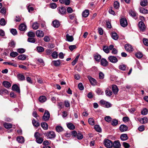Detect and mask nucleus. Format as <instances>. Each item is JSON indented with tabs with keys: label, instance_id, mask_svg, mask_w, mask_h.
I'll use <instances>...</instances> for the list:
<instances>
[{
	"label": "nucleus",
	"instance_id": "f704fd0d",
	"mask_svg": "<svg viewBox=\"0 0 148 148\" xmlns=\"http://www.w3.org/2000/svg\"><path fill=\"white\" fill-rule=\"evenodd\" d=\"M39 27V24L37 22L34 23L32 26V28L34 30L38 29Z\"/></svg>",
	"mask_w": 148,
	"mask_h": 148
},
{
	"label": "nucleus",
	"instance_id": "39448f33",
	"mask_svg": "<svg viewBox=\"0 0 148 148\" xmlns=\"http://www.w3.org/2000/svg\"><path fill=\"white\" fill-rule=\"evenodd\" d=\"M121 25L123 27H126L127 25V21L125 18H122L120 20Z\"/></svg>",
	"mask_w": 148,
	"mask_h": 148
},
{
	"label": "nucleus",
	"instance_id": "9d476101",
	"mask_svg": "<svg viewBox=\"0 0 148 148\" xmlns=\"http://www.w3.org/2000/svg\"><path fill=\"white\" fill-rule=\"evenodd\" d=\"M138 26L140 30L143 32L145 29V25L143 22L142 21H140L138 23Z\"/></svg>",
	"mask_w": 148,
	"mask_h": 148
},
{
	"label": "nucleus",
	"instance_id": "69168bd1",
	"mask_svg": "<svg viewBox=\"0 0 148 148\" xmlns=\"http://www.w3.org/2000/svg\"><path fill=\"white\" fill-rule=\"evenodd\" d=\"M114 8L116 9H117L119 7V3L117 1L115 2L114 3Z\"/></svg>",
	"mask_w": 148,
	"mask_h": 148
},
{
	"label": "nucleus",
	"instance_id": "a19ab883",
	"mask_svg": "<svg viewBox=\"0 0 148 148\" xmlns=\"http://www.w3.org/2000/svg\"><path fill=\"white\" fill-rule=\"evenodd\" d=\"M147 0H143L140 3V5L142 6H145L147 5Z\"/></svg>",
	"mask_w": 148,
	"mask_h": 148
},
{
	"label": "nucleus",
	"instance_id": "1a4fd4ad",
	"mask_svg": "<svg viewBox=\"0 0 148 148\" xmlns=\"http://www.w3.org/2000/svg\"><path fill=\"white\" fill-rule=\"evenodd\" d=\"M87 77L92 85H95L96 84L97 81L95 79L90 76H88Z\"/></svg>",
	"mask_w": 148,
	"mask_h": 148
},
{
	"label": "nucleus",
	"instance_id": "2f4dec72",
	"mask_svg": "<svg viewBox=\"0 0 148 148\" xmlns=\"http://www.w3.org/2000/svg\"><path fill=\"white\" fill-rule=\"evenodd\" d=\"M17 76L18 79L20 80L23 81L25 79V76L22 74H18Z\"/></svg>",
	"mask_w": 148,
	"mask_h": 148
},
{
	"label": "nucleus",
	"instance_id": "e2e57ef3",
	"mask_svg": "<svg viewBox=\"0 0 148 148\" xmlns=\"http://www.w3.org/2000/svg\"><path fill=\"white\" fill-rule=\"evenodd\" d=\"M27 41L28 42L32 43H34L36 41L35 39L31 38H29L27 39Z\"/></svg>",
	"mask_w": 148,
	"mask_h": 148
},
{
	"label": "nucleus",
	"instance_id": "58836bf2",
	"mask_svg": "<svg viewBox=\"0 0 148 148\" xmlns=\"http://www.w3.org/2000/svg\"><path fill=\"white\" fill-rule=\"evenodd\" d=\"M103 50L106 53H108L109 52V48L108 46H103Z\"/></svg>",
	"mask_w": 148,
	"mask_h": 148
},
{
	"label": "nucleus",
	"instance_id": "4c0bfd02",
	"mask_svg": "<svg viewBox=\"0 0 148 148\" xmlns=\"http://www.w3.org/2000/svg\"><path fill=\"white\" fill-rule=\"evenodd\" d=\"M56 130L58 132H60L62 131L63 129L62 127L60 126H58L56 127Z\"/></svg>",
	"mask_w": 148,
	"mask_h": 148
},
{
	"label": "nucleus",
	"instance_id": "49530a36",
	"mask_svg": "<svg viewBox=\"0 0 148 148\" xmlns=\"http://www.w3.org/2000/svg\"><path fill=\"white\" fill-rule=\"evenodd\" d=\"M27 35L29 37L33 38L35 36V34L34 33L30 31L28 32Z\"/></svg>",
	"mask_w": 148,
	"mask_h": 148
},
{
	"label": "nucleus",
	"instance_id": "ea45409f",
	"mask_svg": "<svg viewBox=\"0 0 148 148\" xmlns=\"http://www.w3.org/2000/svg\"><path fill=\"white\" fill-rule=\"evenodd\" d=\"M51 56L54 59L57 58L58 56V53L56 51L53 52L52 53Z\"/></svg>",
	"mask_w": 148,
	"mask_h": 148
},
{
	"label": "nucleus",
	"instance_id": "412c9836",
	"mask_svg": "<svg viewBox=\"0 0 148 148\" xmlns=\"http://www.w3.org/2000/svg\"><path fill=\"white\" fill-rule=\"evenodd\" d=\"M41 126L45 130H47L48 129V125L45 122H42L41 123Z\"/></svg>",
	"mask_w": 148,
	"mask_h": 148
},
{
	"label": "nucleus",
	"instance_id": "72a5a7b5",
	"mask_svg": "<svg viewBox=\"0 0 148 148\" xmlns=\"http://www.w3.org/2000/svg\"><path fill=\"white\" fill-rule=\"evenodd\" d=\"M4 126L6 129H10L12 127V125L11 123H5L4 124Z\"/></svg>",
	"mask_w": 148,
	"mask_h": 148
},
{
	"label": "nucleus",
	"instance_id": "c756f323",
	"mask_svg": "<svg viewBox=\"0 0 148 148\" xmlns=\"http://www.w3.org/2000/svg\"><path fill=\"white\" fill-rule=\"evenodd\" d=\"M17 58L18 59L21 60H25L26 58V56L24 54H21L20 55H19L17 57Z\"/></svg>",
	"mask_w": 148,
	"mask_h": 148
},
{
	"label": "nucleus",
	"instance_id": "4d7b16f0",
	"mask_svg": "<svg viewBox=\"0 0 148 148\" xmlns=\"http://www.w3.org/2000/svg\"><path fill=\"white\" fill-rule=\"evenodd\" d=\"M104 119L106 121L108 122H110L112 120L111 118L109 116H106L104 118Z\"/></svg>",
	"mask_w": 148,
	"mask_h": 148
},
{
	"label": "nucleus",
	"instance_id": "a211bd4d",
	"mask_svg": "<svg viewBox=\"0 0 148 148\" xmlns=\"http://www.w3.org/2000/svg\"><path fill=\"white\" fill-rule=\"evenodd\" d=\"M89 14V11L88 10H85L82 13V16L85 18L87 17Z\"/></svg>",
	"mask_w": 148,
	"mask_h": 148
},
{
	"label": "nucleus",
	"instance_id": "f8f14e48",
	"mask_svg": "<svg viewBox=\"0 0 148 148\" xmlns=\"http://www.w3.org/2000/svg\"><path fill=\"white\" fill-rule=\"evenodd\" d=\"M128 127L124 125H121L119 127V130L122 132L126 131Z\"/></svg>",
	"mask_w": 148,
	"mask_h": 148
},
{
	"label": "nucleus",
	"instance_id": "e433bc0d",
	"mask_svg": "<svg viewBox=\"0 0 148 148\" xmlns=\"http://www.w3.org/2000/svg\"><path fill=\"white\" fill-rule=\"evenodd\" d=\"M27 8L29 12L30 13L31 12L33 11L34 10V8L31 6V5L30 4H28L27 5Z\"/></svg>",
	"mask_w": 148,
	"mask_h": 148
},
{
	"label": "nucleus",
	"instance_id": "9b49d317",
	"mask_svg": "<svg viewBox=\"0 0 148 148\" xmlns=\"http://www.w3.org/2000/svg\"><path fill=\"white\" fill-rule=\"evenodd\" d=\"M121 146V144L119 140L115 141L113 143L112 147L114 148H119Z\"/></svg>",
	"mask_w": 148,
	"mask_h": 148
},
{
	"label": "nucleus",
	"instance_id": "423d86ee",
	"mask_svg": "<svg viewBox=\"0 0 148 148\" xmlns=\"http://www.w3.org/2000/svg\"><path fill=\"white\" fill-rule=\"evenodd\" d=\"M108 59L110 62L112 63H116L118 61L117 58L114 56H109L108 57Z\"/></svg>",
	"mask_w": 148,
	"mask_h": 148
},
{
	"label": "nucleus",
	"instance_id": "a878e982",
	"mask_svg": "<svg viewBox=\"0 0 148 148\" xmlns=\"http://www.w3.org/2000/svg\"><path fill=\"white\" fill-rule=\"evenodd\" d=\"M3 84L4 87L6 88H9L11 86L10 83L7 81H4L3 82Z\"/></svg>",
	"mask_w": 148,
	"mask_h": 148
},
{
	"label": "nucleus",
	"instance_id": "09e8293b",
	"mask_svg": "<svg viewBox=\"0 0 148 148\" xmlns=\"http://www.w3.org/2000/svg\"><path fill=\"white\" fill-rule=\"evenodd\" d=\"M105 93L106 95L108 96H111L112 94V91L110 90L109 89H107L105 91Z\"/></svg>",
	"mask_w": 148,
	"mask_h": 148
},
{
	"label": "nucleus",
	"instance_id": "cd10ccee",
	"mask_svg": "<svg viewBox=\"0 0 148 148\" xmlns=\"http://www.w3.org/2000/svg\"><path fill=\"white\" fill-rule=\"evenodd\" d=\"M139 11L140 12L143 14H147L148 12V10L143 8H139Z\"/></svg>",
	"mask_w": 148,
	"mask_h": 148
},
{
	"label": "nucleus",
	"instance_id": "aec40b11",
	"mask_svg": "<svg viewBox=\"0 0 148 148\" xmlns=\"http://www.w3.org/2000/svg\"><path fill=\"white\" fill-rule=\"evenodd\" d=\"M53 26L55 27H58L60 25L59 21L56 20L53 22Z\"/></svg>",
	"mask_w": 148,
	"mask_h": 148
},
{
	"label": "nucleus",
	"instance_id": "20e7f679",
	"mask_svg": "<svg viewBox=\"0 0 148 148\" xmlns=\"http://www.w3.org/2000/svg\"><path fill=\"white\" fill-rule=\"evenodd\" d=\"M50 113L47 110H45L42 116L43 119L45 121H48L50 118Z\"/></svg>",
	"mask_w": 148,
	"mask_h": 148
},
{
	"label": "nucleus",
	"instance_id": "0eeeda50",
	"mask_svg": "<svg viewBox=\"0 0 148 148\" xmlns=\"http://www.w3.org/2000/svg\"><path fill=\"white\" fill-rule=\"evenodd\" d=\"M59 13L63 15L66 13V9L63 7H59L57 8Z\"/></svg>",
	"mask_w": 148,
	"mask_h": 148
},
{
	"label": "nucleus",
	"instance_id": "864d4df0",
	"mask_svg": "<svg viewBox=\"0 0 148 148\" xmlns=\"http://www.w3.org/2000/svg\"><path fill=\"white\" fill-rule=\"evenodd\" d=\"M88 121L89 123L91 125H93L94 124V120L92 118H90L88 119Z\"/></svg>",
	"mask_w": 148,
	"mask_h": 148
},
{
	"label": "nucleus",
	"instance_id": "8fccbe9b",
	"mask_svg": "<svg viewBox=\"0 0 148 148\" xmlns=\"http://www.w3.org/2000/svg\"><path fill=\"white\" fill-rule=\"evenodd\" d=\"M37 49L38 52H42L44 51V49L42 47L40 46L37 47Z\"/></svg>",
	"mask_w": 148,
	"mask_h": 148
},
{
	"label": "nucleus",
	"instance_id": "a18cd8bd",
	"mask_svg": "<svg viewBox=\"0 0 148 148\" xmlns=\"http://www.w3.org/2000/svg\"><path fill=\"white\" fill-rule=\"evenodd\" d=\"M135 56L137 58H140L143 57V55L141 52H139L135 54Z\"/></svg>",
	"mask_w": 148,
	"mask_h": 148
},
{
	"label": "nucleus",
	"instance_id": "6e6552de",
	"mask_svg": "<svg viewBox=\"0 0 148 148\" xmlns=\"http://www.w3.org/2000/svg\"><path fill=\"white\" fill-rule=\"evenodd\" d=\"M108 62L107 60L104 58H102L101 60V65L103 66H106L108 65Z\"/></svg>",
	"mask_w": 148,
	"mask_h": 148
},
{
	"label": "nucleus",
	"instance_id": "bf43d9fd",
	"mask_svg": "<svg viewBox=\"0 0 148 148\" xmlns=\"http://www.w3.org/2000/svg\"><path fill=\"white\" fill-rule=\"evenodd\" d=\"M129 14L130 15L133 17H135L136 15V14L135 12L132 11H130Z\"/></svg>",
	"mask_w": 148,
	"mask_h": 148
},
{
	"label": "nucleus",
	"instance_id": "c9c22d12",
	"mask_svg": "<svg viewBox=\"0 0 148 148\" xmlns=\"http://www.w3.org/2000/svg\"><path fill=\"white\" fill-rule=\"evenodd\" d=\"M67 126L71 130H74L75 127V126L71 123H69L67 124Z\"/></svg>",
	"mask_w": 148,
	"mask_h": 148
},
{
	"label": "nucleus",
	"instance_id": "79ce46f5",
	"mask_svg": "<svg viewBox=\"0 0 148 148\" xmlns=\"http://www.w3.org/2000/svg\"><path fill=\"white\" fill-rule=\"evenodd\" d=\"M79 55L77 56L74 60L72 62V64L73 66L75 65L78 61V60L79 57Z\"/></svg>",
	"mask_w": 148,
	"mask_h": 148
},
{
	"label": "nucleus",
	"instance_id": "5701e85b",
	"mask_svg": "<svg viewBox=\"0 0 148 148\" xmlns=\"http://www.w3.org/2000/svg\"><path fill=\"white\" fill-rule=\"evenodd\" d=\"M120 138L123 141L126 140L128 139L127 135L126 134H121V136Z\"/></svg>",
	"mask_w": 148,
	"mask_h": 148
},
{
	"label": "nucleus",
	"instance_id": "680f3d73",
	"mask_svg": "<svg viewBox=\"0 0 148 148\" xmlns=\"http://www.w3.org/2000/svg\"><path fill=\"white\" fill-rule=\"evenodd\" d=\"M15 45V43L13 41H12L9 42V46L12 48H14V47Z\"/></svg>",
	"mask_w": 148,
	"mask_h": 148
},
{
	"label": "nucleus",
	"instance_id": "f3484780",
	"mask_svg": "<svg viewBox=\"0 0 148 148\" xmlns=\"http://www.w3.org/2000/svg\"><path fill=\"white\" fill-rule=\"evenodd\" d=\"M36 35L38 37H42L44 36L43 32L40 30H38L36 32Z\"/></svg>",
	"mask_w": 148,
	"mask_h": 148
},
{
	"label": "nucleus",
	"instance_id": "c85d7f7f",
	"mask_svg": "<svg viewBox=\"0 0 148 148\" xmlns=\"http://www.w3.org/2000/svg\"><path fill=\"white\" fill-rule=\"evenodd\" d=\"M118 121L115 119H114L112 121L111 125L113 126H116L117 125H118Z\"/></svg>",
	"mask_w": 148,
	"mask_h": 148
},
{
	"label": "nucleus",
	"instance_id": "7c9ffc66",
	"mask_svg": "<svg viewBox=\"0 0 148 148\" xmlns=\"http://www.w3.org/2000/svg\"><path fill=\"white\" fill-rule=\"evenodd\" d=\"M32 123L33 125L35 127H38L40 125L39 123L37 122L34 119L32 120Z\"/></svg>",
	"mask_w": 148,
	"mask_h": 148
},
{
	"label": "nucleus",
	"instance_id": "393cba45",
	"mask_svg": "<svg viewBox=\"0 0 148 148\" xmlns=\"http://www.w3.org/2000/svg\"><path fill=\"white\" fill-rule=\"evenodd\" d=\"M147 119L146 117H144L139 119V121L142 124H145L147 122Z\"/></svg>",
	"mask_w": 148,
	"mask_h": 148
},
{
	"label": "nucleus",
	"instance_id": "f257e3e1",
	"mask_svg": "<svg viewBox=\"0 0 148 148\" xmlns=\"http://www.w3.org/2000/svg\"><path fill=\"white\" fill-rule=\"evenodd\" d=\"M41 134L38 132H36L34 135V136L36 139V142L38 144H41L43 142V138L41 137Z\"/></svg>",
	"mask_w": 148,
	"mask_h": 148
},
{
	"label": "nucleus",
	"instance_id": "37998d69",
	"mask_svg": "<svg viewBox=\"0 0 148 148\" xmlns=\"http://www.w3.org/2000/svg\"><path fill=\"white\" fill-rule=\"evenodd\" d=\"M101 58V56L99 54H97L94 56L95 59L97 61H99Z\"/></svg>",
	"mask_w": 148,
	"mask_h": 148
},
{
	"label": "nucleus",
	"instance_id": "5fc2aeb1",
	"mask_svg": "<svg viewBox=\"0 0 148 148\" xmlns=\"http://www.w3.org/2000/svg\"><path fill=\"white\" fill-rule=\"evenodd\" d=\"M126 68V66L124 64L121 65L119 66V69L123 71H125Z\"/></svg>",
	"mask_w": 148,
	"mask_h": 148
},
{
	"label": "nucleus",
	"instance_id": "774afa93",
	"mask_svg": "<svg viewBox=\"0 0 148 148\" xmlns=\"http://www.w3.org/2000/svg\"><path fill=\"white\" fill-rule=\"evenodd\" d=\"M143 42L144 45L147 46H148V39L144 38L143 40Z\"/></svg>",
	"mask_w": 148,
	"mask_h": 148
},
{
	"label": "nucleus",
	"instance_id": "603ef678",
	"mask_svg": "<svg viewBox=\"0 0 148 148\" xmlns=\"http://www.w3.org/2000/svg\"><path fill=\"white\" fill-rule=\"evenodd\" d=\"M6 24V22L4 19L1 18L0 20V24L2 26L5 25Z\"/></svg>",
	"mask_w": 148,
	"mask_h": 148
},
{
	"label": "nucleus",
	"instance_id": "3c124183",
	"mask_svg": "<svg viewBox=\"0 0 148 148\" xmlns=\"http://www.w3.org/2000/svg\"><path fill=\"white\" fill-rule=\"evenodd\" d=\"M94 128L95 130L98 132H100L101 131V129L99 125H95L94 126Z\"/></svg>",
	"mask_w": 148,
	"mask_h": 148
},
{
	"label": "nucleus",
	"instance_id": "2eb2a0df",
	"mask_svg": "<svg viewBox=\"0 0 148 148\" xmlns=\"http://www.w3.org/2000/svg\"><path fill=\"white\" fill-rule=\"evenodd\" d=\"M126 50L129 52H131L133 50V49L131 45L129 44H126L125 47Z\"/></svg>",
	"mask_w": 148,
	"mask_h": 148
},
{
	"label": "nucleus",
	"instance_id": "13d9d810",
	"mask_svg": "<svg viewBox=\"0 0 148 148\" xmlns=\"http://www.w3.org/2000/svg\"><path fill=\"white\" fill-rule=\"evenodd\" d=\"M17 52L20 53H22L25 52V49L23 48L18 49L17 50Z\"/></svg>",
	"mask_w": 148,
	"mask_h": 148
},
{
	"label": "nucleus",
	"instance_id": "f03ea898",
	"mask_svg": "<svg viewBox=\"0 0 148 148\" xmlns=\"http://www.w3.org/2000/svg\"><path fill=\"white\" fill-rule=\"evenodd\" d=\"M104 145L107 148H111L113 146V143L109 139H106L104 141Z\"/></svg>",
	"mask_w": 148,
	"mask_h": 148
},
{
	"label": "nucleus",
	"instance_id": "0e129e2a",
	"mask_svg": "<svg viewBox=\"0 0 148 148\" xmlns=\"http://www.w3.org/2000/svg\"><path fill=\"white\" fill-rule=\"evenodd\" d=\"M10 32L11 33L14 35H16L17 34V32L16 30L15 29H12L11 30Z\"/></svg>",
	"mask_w": 148,
	"mask_h": 148
},
{
	"label": "nucleus",
	"instance_id": "b1692460",
	"mask_svg": "<svg viewBox=\"0 0 148 148\" xmlns=\"http://www.w3.org/2000/svg\"><path fill=\"white\" fill-rule=\"evenodd\" d=\"M66 38L68 41L69 42H72L74 40V38L72 36H70L68 34L66 35Z\"/></svg>",
	"mask_w": 148,
	"mask_h": 148
},
{
	"label": "nucleus",
	"instance_id": "6e6d98bb",
	"mask_svg": "<svg viewBox=\"0 0 148 148\" xmlns=\"http://www.w3.org/2000/svg\"><path fill=\"white\" fill-rule=\"evenodd\" d=\"M148 110L147 109L144 108L141 111V113L143 115H146L147 114Z\"/></svg>",
	"mask_w": 148,
	"mask_h": 148
},
{
	"label": "nucleus",
	"instance_id": "4468645a",
	"mask_svg": "<svg viewBox=\"0 0 148 148\" xmlns=\"http://www.w3.org/2000/svg\"><path fill=\"white\" fill-rule=\"evenodd\" d=\"M112 90L113 93L114 94L116 95L117 94L119 91V89L116 85H113L112 86Z\"/></svg>",
	"mask_w": 148,
	"mask_h": 148
},
{
	"label": "nucleus",
	"instance_id": "052dcab7",
	"mask_svg": "<svg viewBox=\"0 0 148 148\" xmlns=\"http://www.w3.org/2000/svg\"><path fill=\"white\" fill-rule=\"evenodd\" d=\"M77 137L78 139H81L83 138V135L81 133H79L77 134Z\"/></svg>",
	"mask_w": 148,
	"mask_h": 148
},
{
	"label": "nucleus",
	"instance_id": "de8ad7c7",
	"mask_svg": "<svg viewBox=\"0 0 148 148\" xmlns=\"http://www.w3.org/2000/svg\"><path fill=\"white\" fill-rule=\"evenodd\" d=\"M96 93L98 95H102L103 94V92L102 91L101 89L99 88H98L96 90Z\"/></svg>",
	"mask_w": 148,
	"mask_h": 148
},
{
	"label": "nucleus",
	"instance_id": "4be33fe9",
	"mask_svg": "<svg viewBox=\"0 0 148 148\" xmlns=\"http://www.w3.org/2000/svg\"><path fill=\"white\" fill-rule=\"evenodd\" d=\"M17 140L18 143H23L24 142V138L22 136L18 137L17 138Z\"/></svg>",
	"mask_w": 148,
	"mask_h": 148
},
{
	"label": "nucleus",
	"instance_id": "bb28decb",
	"mask_svg": "<svg viewBox=\"0 0 148 148\" xmlns=\"http://www.w3.org/2000/svg\"><path fill=\"white\" fill-rule=\"evenodd\" d=\"M46 100V98L45 96H42L39 98V100L41 103H43L45 102Z\"/></svg>",
	"mask_w": 148,
	"mask_h": 148
},
{
	"label": "nucleus",
	"instance_id": "338daca9",
	"mask_svg": "<svg viewBox=\"0 0 148 148\" xmlns=\"http://www.w3.org/2000/svg\"><path fill=\"white\" fill-rule=\"evenodd\" d=\"M50 7L53 9L56 8L57 7V5L55 3H52L50 4Z\"/></svg>",
	"mask_w": 148,
	"mask_h": 148
},
{
	"label": "nucleus",
	"instance_id": "6ab92c4d",
	"mask_svg": "<svg viewBox=\"0 0 148 148\" xmlns=\"http://www.w3.org/2000/svg\"><path fill=\"white\" fill-rule=\"evenodd\" d=\"M112 37L114 40H116L118 38L119 36L116 33L113 32L112 33Z\"/></svg>",
	"mask_w": 148,
	"mask_h": 148
},
{
	"label": "nucleus",
	"instance_id": "dca6fc26",
	"mask_svg": "<svg viewBox=\"0 0 148 148\" xmlns=\"http://www.w3.org/2000/svg\"><path fill=\"white\" fill-rule=\"evenodd\" d=\"M12 89L14 91H15L18 93L20 92V89L17 85L15 84L13 85L12 87Z\"/></svg>",
	"mask_w": 148,
	"mask_h": 148
},
{
	"label": "nucleus",
	"instance_id": "ddd939ff",
	"mask_svg": "<svg viewBox=\"0 0 148 148\" xmlns=\"http://www.w3.org/2000/svg\"><path fill=\"white\" fill-rule=\"evenodd\" d=\"M18 29L20 31H25L27 29V26L23 23L21 24L18 27Z\"/></svg>",
	"mask_w": 148,
	"mask_h": 148
},
{
	"label": "nucleus",
	"instance_id": "7ed1b4c3",
	"mask_svg": "<svg viewBox=\"0 0 148 148\" xmlns=\"http://www.w3.org/2000/svg\"><path fill=\"white\" fill-rule=\"evenodd\" d=\"M45 134L50 139L54 138L56 136L55 132L53 131L48 132Z\"/></svg>",
	"mask_w": 148,
	"mask_h": 148
},
{
	"label": "nucleus",
	"instance_id": "473e14b6",
	"mask_svg": "<svg viewBox=\"0 0 148 148\" xmlns=\"http://www.w3.org/2000/svg\"><path fill=\"white\" fill-rule=\"evenodd\" d=\"M53 62L54 65L56 66L60 65L61 63L60 60L53 61Z\"/></svg>",
	"mask_w": 148,
	"mask_h": 148
},
{
	"label": "nucleus",
	"instance_id": "c03bdc74",
	"mask_svg": "<svg viewBox=\"0 0 148 148\" xmlns=\"http://www.w3.org/2000/svg\"><path fill=\"white\" fill-rule=\"evenodd\" d=\"M18 55V53L16 52H12L10 53V56L13 58H15Z\"/></svg>",
	"mask_w": 148,
	"mask_h": 148
}]
</instances>
